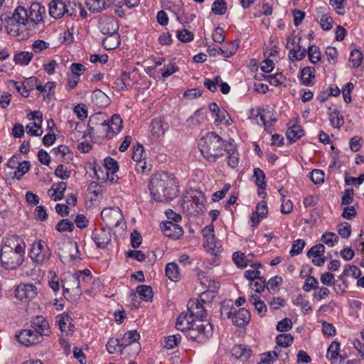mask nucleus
Segmentation results:
<instances>
[{
	"mask_svg": "<svg viewBox=\"0 0 364 364\" xmlns=\"http://www.w3.org/2000/svg\"><path fill=\"white\" fill-rule=\"evenodd\" d=\"M188 198H191V201L194 203L198 210H202L204 208L205 198L204 194L198 190L191 189L187 192Z\"/></svg>",
	"mask_w": 364,
	"mask_h": 364,
	"instance_id": "2f4dec72",
	"label": "nucleus"
},
{
	"mask_svg": "<svg viewBox=\"0 0 364 364\" xmlns=\"http://www.w3.org/2000/svg\"><path fill=\"white\" fill-rule=\"evenodd\" d=\"M67 185L65 182L53 183L48 191V196L53 200L57 201L63 198L66 190Z\"/></svg>",
	"mask_w": 364,
	"mask_h": 364,
	"instance_id": "cd10ccee",
	"label": "nucleus"
},
{
	"mask_svg": "<svg viewBox=\"0 0 364 364\" xmlns=\"http://www.w3.org/2000/svg\"><path fill=\"white\" fill-rule=\"evenodd\" d=\"M278 359V354L276 351H268L259 355L258 364H273Z\"/></svg>",
	"mask_w": 364,
	"mask_h": 364,
	"instance_id": "8fccbe9b",
	"label": "nucleus"
},
{
	"mask_svg": "<svg viewBox=\"0 0 364 364\" xmlns=\"http://www.w3.org/2000/svg\"><path fill=\"white\" fill-rule=\"evenodd\" d=\"M106 348L107 351L110 354L114 353L116 352H119L121 353V350L122 348L121 346L119 339L114 338H112L108 341L106 345Z\"/></svg>",
	"mask_w": 364,
	"mask_h": 364,
	"instance_id": "680f3d73",
	"label": "nucleus"
},
{
	"mask_svg": "<svg viewBox=\"0 0 364 364\" xmlns=\"http://www.w3.org/2000/svg\"><path fill=\"white\" fill-rule=\"evenodd\" d=\"M287 48L289 50V58L291 61H300L306 55V49L302 48L299 43H296L294 40L291 42L290 38L287 40Z\"/></svg>",
	"mask_w": 364,
	"mask_h": 364,
	"instance_id": "dca6fc26",
	"label": "nucleus"
},
{
	"mask_svg": "<svg viewBox=\"0 0 364 364\" xmlns=\"http://www.w3.org/2000/svg\"><path fill=\"white\" fill-rule=\"evenodd\" d=\"M250 320V314L245 308L235 309L232 317V322L237 326H243L248 323Z\"/></svg>",
	"mask_w": 364,
	"mask_h": 364,
	"instance_id": "393cba45",
	"label": "nucleus"
},
{
	"mask_svg": "<svg viewBox=\"0 0 364 364\" xmlns=\"http://www.w3.org/2000/svg\"><path fill=\"white\" fill-rule=\"evenodd\" d=\"M92 101L96 106L104 107L108 105L109 100L107 95L100 90H95L92 94Z\"/></svg>",
	"mask_w": 364,
	"mask_h": 364,
	"instance_id": "72a5a7b5",
	"label": "nucleus"
},
{
	"mask_svg": "<svg viewBox=\"0 0 364 364\" xmlns=\"http://www.w3.org/2000/svg\"><path fill=\"white\" fill-rule=\"evenodd\" d=\"M161 228L165 236L173 239H178L183 233L182 228L172 221L163 222Z\"/></svg>",
	"mask_w": 364,
	"mask_h": 364,
	"instance_id": "f3484780",
	"label": "nucleus"
},
{
	"mask_svg": "<svg viewBox=\"0 0 364 364\" xmlns=\"http://www.w3.org/2000/svg\"><path fill=\"white\" fill-rule=\"evenodd\" d=\"M31 164L28 161H23L18 164L15 168L16 170L14 173V177L16 179H21L28 171L30 170Z\"/></svg>",
	"mask_w": 364,
	"mask_h": 364,
	"instance_id": "a18cd8bd",
	"label": "nucleus"
},
{
	"mask_svg": "<svg viewBox=\"0 0 364 364\" xmlns=\"http://www.w3.org/2000/svg\"><path fill=\"white\" fill-rule=\"evenodd\" d=\"M321 240L328 247H333L339 240L338 236L332 232H326L321 236Z\"/></svg>",
	"mask_w": 364,
	"mask_h": 364,
	"instance_id": "864d4df0",
	"label": "nucleus"
},
{
	"mask_svg": "<svg viewBox=\"0 0 364 364\" xmlns=\"http://www.w3.org/2000/svg\"><path fill=\"white\" fill-rule=\"evenodd\" d=\"M101 217L110 230L111 228L118 227L124 219L122 212L119 207L104 208L101 212Z\"/></svg>",
	"mask_w": 364,
	"mask_h": 364,
	"instance_id": "9d476101",
	"label": "nucleus"
},
{
	"mask_svg": "<svg viewBox=\"0 0 364 364\" xmlns=\"http://www.w3.org/2000/svg\"><path fill=\"white\" fill-rule=\"evenodd\" d=\"M315 78V69L313 67L307 66L301 70L300 80L301 84L306 86L312 85V81Z\"/></svg>",
	"mask_w": 364,
	"mask_h": 364,
	"instance_id": "f704fd0d",
	"label": "nucleus"
},
{
	"mask_svg": "<svg viewBox=\"0 0 364 364\" xmlns=\"http://www.w3.org/2000/svg\"><path fill=\"white\" fill-rule=\"evenodd\" d=\"M33 58V53L28 51H19L14 55V61L20 65H28Z\"/></svg>",
	"mask_w": 364,
	"mask_h": 364,
	"instance_id": "c9c22d12",
	"label": "nucleus"
},
{
	"mask_svg": "<svg viewBox=\"0 0 364 364\" xmlns=\"http://www.w3.org/2000/svg\"><path fill=\"white\" fill-rule=\"evenodd\" d=\"M194 325L198 331L199 343H203L212 336L213 328L210 323L201 320H196Z\"/></svg>",
	"mask_w": 364,
	"mask_h": 364,
	"instance_id": "6ab92c4d",
	"label": "nucleus"
},
{
	"mask_svg": "<svg viewBox=\"0 0 364 364\" xmlns=\"http://www.w3.org/2000/svg\"><path fill=\"white\" fill-rule=\"evenodd\" d=\"M6 23V29L9 34L14 36H19V31L21 28L28 29L27 9L23 6H18L12 16L7 18Z\"/></svg>",
	"mask_w": 364,
	"mask_h": 364,
	"instance_id": "20e7f679",
	"label": "nucleus"
},
{
	"mask_svg": "<svg viewBox=\"0 0 364 364\" xmlns=\"http://www.w3.org/2000/svg\"><path fill=\"white\" fill-rule=\"evenodd\" d=\"M140 298L144 301H150L153 297L152 289L147 285H140L136 289Z\"/></svg>",
	"mask_w": 364,
	"mask_h": 364,
	"instance_id": "4d7b16f0",
	"label": "nucleus"
},
{
	"mask_svg": "<svg viewBox=\"0 0 364 364\" xmlns=\"http://www.w3.org/2000/svg\"><path fill=\"white\" fill-rule=\"evenodd\" d=\"M80 279L79 274H71L63 282L62 287L63 289V293H68L70 291L77 290L76 292L80 291Z\"/></svg>",
	"mask_w": 364,
	"mask_h": 364,
	"instance_id": "bb28decb",
	"label": "nucleus"
},
{
	"mask_svg": "<svg viewBox=\"0 0 364 364\" xmlns=\"http://www.w3.org/2000/svg\"><path fill=\"white\" fill-rule=\"evenodd\" d=\"M37 82V78L31 77L27 81L23 83H18V82L13 81L16 89L21 94L22 96L27 97L29 95V89H31L29 85L30 83Z\"/></svg>",
	"mask_w": 364,
	"mask_h": 364,
	"instance_id": "ea45409f",
	"label": "nucleus"
},
{
	"mask_svg": "<svg viewBox=\"0 0 364 364\" xmlns=\"http://www.w3.org/2000/svg\"><path fill=\"white\" fill-rule=\"evenodd\" d=\"M318 288V282L317 279L313 276H309L303 285V290L306 292H309L313 289H316Z\"/></svg>",
	"mask_w": 364,
	"mask_h": 364,
	"instance_id": "338daca9",
	"label": "nucleus"
},
{
	"mask_svg": "<svg viewBox=\"0 0 364 364\" xmlns=\"http://www.w3.org/2000/svg\"><path fill=\"white\" fill-rule=\"evenodd\" d=\"M100 129L103 136L112 138L122 129V120L119 114H114L110 119L104 120L101 123Z\"/></svg>",
	"mask_w": 364,
	"mask_h": 364,
	"instance_id": "1a4fd4ad",
	"label": "nucleus"
},
{
	"mask_svg": "<svg viewBox=\"0 0 364 364\" xmlns=\"http://www.w3.org/2000/svg\"><path fill=\"white\" fill-rule=\"evenodd\" d=\"M282 282V278L279 276L272 277L267 282L266 288L272 294L277 293L279 289V285Z\"/></svg>",
	"mask_w": 364,
	"mask_h": 364,
	"instance_id": "603ef678",
	"label": "nucleus"
},
{
	"mask_svg": "<svg viewBox=\"0 0 364 364\" xmlns=\"http://www.w3.org/2000/svg\"><path fill=\"white\" fill-rule=\"evenodd\" d=\"M293 341L294 337L290 333H282L276 337L277 345L279 347H289L292 344Z\"/></svg>",
	"mask_w": 364,
	"mask_h": 364,
	"instance_id": "de8ad7c7",
	"label": "nucleus"
},
{
	"mask_svg": "<svg viewBox=\"0 0 364 364\" xmlns=\"http://www.w3.org/2000/svg\"><path fill=\"white\" fill-rule=\"evenodd\" d=\"M94 178L97 181H106V178L108 177V173L105 168L104 165L99 164H94L92 167Z\"/></svg>",
	"mask_w": 364,
	"mask_h": 364,
	"instance_id": "49530a36",
	"label": "nucleus"
},
{
	"mask_svg": "<svg viewBox=\"0 0 364 364\" xmlns=\"http://www.w3.org/2000/svg\"><path fill=\"white\" fill-rule=\"evenodd\" d=\"M326 358L331 364H343L346 356L340 354V343L333 341L327 349Z\"/></svg>",
	"mask_w": 364,
	"mask_h": 364,
	"instance_id": "a211bd4d",
	"label": "nucleus"
},
{
	"mask_svg": "<svg viewBox=\"0 0 364 364\" xmlns=\"http://www.w3.org/2000/svg\"><path fill=\"white\" fill-rule=\"evenodd\" d=\"M267 115H269V112L264 109H258L256 114L254 113V110L252 109L250 119L252 120H257V117H259L261 122H262L264 129H267L269 122L267 120Z\"/></svg>",
	"mask_w": 364,
	"mask_h": 364,
	"instance_id": "37998d69",
	"label": "nucleus"
},
{
	"mask_svg": "<svg viewBox=\"0 0 364 364\" xmlns=\"http://www.w3.org/2000/svg\"><path fill=\"white\" fill-rule=\"evenodd\" d=\"M329 119L331 124L334 128H340L344 123L343 115L338 110H334L330 113Z\"/></svg>",
	"mask_w": 364,
	"mask_h": 364,
	"instance_id": "3c124183",
	"label": "nucleus"
},
{
	"mask_svg": "<svg viewBox=\"0 0 364 364\" xmlns=\"http://www.w3.org/2000/svg\"><path fill=\"white\" fill-rule=\"evenodd\" d=\"M253 178H255V182L258 187V194L262 196L265 193L264 191L266 188V176L264 171L259 168H255L253 171Z\"/></svg>",
	"mask_w": 364,
	"mask_h": 364,
	"instance_id": "7c9ffc66",
	"label": "nucleus"
},
{
	"mask_svg": "<svg viewBox=\"0 0 364 364\" xmlns=\"http://www.w3.org/2000/svg\"><path fill=\"white\" fill-rule=\"evenodd\" d=\"M196 320H195L189 312L182 313L179 315L176 322V327L178 330L186 331L192 328Z\"/></svg>",
	"mask_w": 364,
	"mask_h": 364,
	"instance_id": "a878e982",
	"label": "nucleus"
},
{
	"mask_svg": "<svg viewBox=\"0 0 364 364\" xmlns=\"http://www.w3.org/2000/svg\"><path fill=\"white\" fill-rule=\"evenodd\" d=\"M232 260L236 266L240 269H243L247 266V262L244 253L235 252L232 254Z\"/></svg>",
	"mask_w": 364,
	"mask_h": 364,
	"instance_id": "0e129e2a",
	"label": "nucleus"
},
{
	"mask_svg": "<svg viewBox=\"0 0 364 364\" xmlns=\"http://www.w3.org/2000/svg\"><path fill=\"white\" fill-rule=\"evenodd\" d=\"M144 154V149L142 145L137 144L136 146H134L132 159L134 161L138 163L139 166H140V164L142 163Z\"/></svg>",
	"mask_w": 364,
	"mask_h": 364,
	"instance_id": "69168bd1",
	"label": "nucleus"
},
{
	"mask_svg": "<svg viewBox=\"0 0 364 364\" xmlns=\"http://www.w3.org/2000/svg\"><path fill=\"white\" fill-rule=\"evenodd\" d=\"M31 328L41 336L43 340L44 336H48L50 333L48 321L41 316H36L32 321Z\"/></svg>",
	"mask_w": 364,
	"mask_h": 364,
	"instance_id": "2eb2a0df",
	"label": "nucleus"
},
{
	"mask_svg": "<svg viewBox=\"0 0 364 364\" xmlns=\"http://www.w3.org/2000/svg\"><path fill=\"white\" fill-rule=\"evenodd\" d=\"M71 321L70 316L66 312L58 314L55 317V323L59 326L62 333L65 335L73 331L74 326L72 324Z\"/></svg>",
	"mask_w": 364,
	"mask_h": 364,
	"instance_id": "aec40b11",
	"label": "nucleus"
},
{
	"mask_svg": "<svg viewBox=\"0 0 364 364\" xmlns=\"http://www.w3.org/2000/svg\"><path fill=\"white\" fill-rule=\"evenodd\" d=\"M249 286L256 293H261L265 289L267 282L264 278L260 277L259 278L250 282L249 283Z\"/></svg>",
	"mask_w": 364,
	"mask_h": 364,
	"instance_id": "13d9d810",
	"label": "nucleus"
},
{
	"mask_svg": "<svg viewBox=\"0 0 364 364\" xmlns=\"http://www.w3.org/2000/svg\"><path fill=\"white\" fill-rule=\"evenodd\" d=\"M102 45L106 50H113L117 48L120 45L119 35H107L103 40Z\"/></svg>",
	"mask_w": 364,
	"mask_h": 364,
	"instance_id": "79ce46f5",
	"label": "nucleus"
},
{
	"mask_svg": "<svg viewBox=\"0 0 364 364\" xmlns=\"http://www.w3.org/2000/svg\"><path fill=\"white\" fill-rule=\"evenodd\" d=\"M176 186L173 177L167 173L154 176L149 182V189L154 200L164 202L172 200L176 196Z\"/></svg>",
	"mask_w": 364,
	"mask_h": 364,
	"instance_id": "f03ea898",
	"label": "nucleus"
},
{
	"mask_svg": "<svg viewBox=\"0 0 364 364\" xmlns=\"http://www.w3.org/2000/svg\"><path fill=\"white\" fill-rule=\"evenodd\" d=\"M337 230L341 237L348 238L351 234V225L347 222L341 223L338 225Z\"/></svg>",
	"mask_w": 364,
	"mask_h": 364,
	"instance_id": "774afa93",
	"label": "nucleus"
},
{
	"mask_svg": "<svg viewBox=\"0 0 364 364\" xmlns=\"http://www.w3.org/2000/svg\"><path fill=\"white\" fill-rule=\"evenodd\" d=\"M203 245L208 252L215 256L219 255L223 250L221 242L216 240L215 237H210L205 240Z\"/></svg>",
	"mask_w": 364,
	"mask_h": 364,
	"instance_id": "c85d7f7f",
	"label": "nucleus"
},
{
	"mask_svg": "<svg viewBox=\"0 0 364 364\" xmlns=\"http://www.w3.org/2000/svg\"><path fill=\"white\" fill-rule=\"evenodd\" d=\"M304 135V131L299 125H293L288 129L287 137L291 142H294Z\"/></svg>",
	"mask_w": 364,
	"mask_h": 364,
	"instance_id": "a19ab883",
	"label": "nucleus"
},
{
	"mask_svg": "<svg viewBox=\"0 0 364 364\" xmlns=\"http://www.w3.org/2000/svg\"><path fill=\"white\" fill-rule=\"evenodd\" d=\"M111 230L107 228L95 229L92 238L98 248H105L111 241Z\"/></svg>",
	"mask_w": 364,
	"mask_h": 364,
	"instance_id": "ddd939ff",
	"label": "nucleus"
},
{
	"mask_svg": "<svg viewBox=\"0 0 364 364\" xmlns=\"http://www.w3.org/2000/svg\"><path fill=\"white\" fill-rule=\"evenodd\" d=\"M205 116L204 113L200 110H196L193 115H191L186 120V124L191 129L199 127L200 124L205 121Z\"/></svg>",
	"mask_w": 364,
	"mask_h": 364,
	"instance_id": "473e14b6",
	"label": "nucleus"
},
{
	"mask_svg": "<svg viewBox=\"0 0 364 364\" xmlns=\"http://www.w3.org/2000/svg\"><path fill=\"white\" fill-rule=\"evenodd\" d=\"M88 9L93 13H99L109 6L108 0H87Z\"/></svg>",
	"mask_w": 364,
	"mask_h": 364,
	"instance_id": "4c0bfd02",
	"label": "nucleus"
},
{
	"mask_svg": "<svg viewBox=\"0 0 364 364\" xmlns=\"http://www.w3.org/2000/svg\"><path fill=\"white\" fill-rule=\"evenodd\" d=\"M228 144L215 132H209L198 142L202 156L208 161L214 162L223 155Z\"/></svg>",
	"mask_w": 364,
	"mask_h": 364,
	"instance_id": "7ed1b4c3",
	"label": "nucleus"
},
{
	"mask_svg": "<svg viewBox=\"0 0 364 364\" xmlns=\"http://www.w3.org/2000/svg\"><path fill=\"white\" fill-rule=\"evenodd\" d=\"M321 51L318 47L310 46L308 48V57L310 62L313 64L318 63L321 60Z\"/></svg>",
	"mask_w": 364,
	"mask_h": 364,
	"instance_id": "bf43d9fd",
	"label": "nucleus"
},
{
	"mask_svg": "<svg viewBox=\"0 0 364 364\" xmlns=\"http://www.w3.org/2000/svg\"><path fill=\"white\" fill-rule=\"evenodd\" d=\"M49 14L55 19L64 16L76 17L77 16V4L69 0H52L49 3Z\"/></svg>",
	"mask_w": 364,
	"mask_h": 364,
	"instance_id": "39448f33",
	"label": "nucleus"
},
{
	"mask_svg": "<svg viewBox=\"0 0 364 364\" xmlns=\"http://www.w3.org/2000/svg\"><path fill=\"white\" fill-rule=\"evenodd\" d=\"M26 243L16 235L4 237L0 245V263L7 270H16L25 259Z\"/></svg>",
	"mask_w": 364,
	"mask_h": 364,
	"instance_id": "f257e3e1",
	"label": "nucleus"
},
{
	"mask_svg": "<svg viewBox=\"0 0 364 364\" xmlns=\"http://www.w3.org/2000/svg\"><path fill=\"white\" fill-rule=\"evenodd\" d=\"M104 166L107 172H109L111 174H114L119 171L118 162L109 156L105 159Z\"/></svg>",
	"mask_w": 364,
	"mask_h": 364,
	"instance_id": "6e6d98bb",
	"label": "nucleus"
},
{
	"mask_svg": "<svg viewBox=\"0 0 364 364\" xmlns=\"http://www.w3.org/2000/svg\"><path fill=\"white\" fill-rule=\"evenodd\" d=\"M17 341L25 346L38 344L43 341L41 336L32 328L23 329L16 335Z\"/></svg>",
	"mask_w": 364,
	"mask_h": 364,
	"instance_id": "f8f14e48",
	"label": "nucleus"
},
{
	"mask_svg": "<svg viewBox=\"0 0 364 364\" xmlns=\"http://www.w3.org/2000/svg\"><path fill=\"white\" fill-rule=\"evenodd\" d=\"M181 341L180 334H174L164 337V347L167 349H173L176 347Z\"/></svg>",
	"mask_w": 364,
	"mask_h": 364,
	"instance_id": "c03bdc74",
	"label": "nucleus"
},
{
	"mask_svg": "<svg viewBox=\"0 0 364 364\" xmlns=\"http://www.w3.org/2000/svg\"><path fill=\"white\" fill-rule=\"evenodd\" d=\"M28 29L43 27L46 8L39 3H32L27 10Z\"/></svg>",
	"mask_w": 364,
	"mask_h": 364,
	"instance_id": "6e6552de",
	"label": "nucleus"
},
{
	"mask_svg": "<svg viewBox=\"0 0 364 364\" xmlns=\"http://www.w3.org/2000/svg\"><path fill=\"white\" fill-rule=\"evenodd\" d=\"M168 127V123L160 118H155L151 122L150 132L154 138H159L166 133Z\"/></svg>",
	"mask_w": 364,
	"mask_h": 364,
	"instance_id": "5701e85b",
	"label": "nucleus"
},
{
	"mask_svg": "<svg viewBox=\"0 0 364 364\" xmlns=\"http://www.w3.org/2000/svg\"><path fill=\"white\" fill-rule=\"evenodd\" d=\"M139 338L140 336L136 330L126 332L119 339L122 348L121 355L126 357L136 355L141 349V346L138 342Z\"/></svg>",
	"mask_w": 364,
	"mask_h": 364,
	"instance_id": "423d86ee",
	"label": "nucleus"
},
{
	"mask_svg": "<svg viewBox=\"0 0 364 364\" xmlns=\"http://www.w3.org/2000/svg\"><path fill=\"white\" fill-rule=\"evenodd\" d=\"M38 294L37 288L32 284H20L15 289L16 297L24 302L33 299Z\"/></svg>",
	"mask_w": 364,
	"mask_h": 364,
	"instance_id": "9b49d317",
	"label": "nucleus"
},
{
	"mask_svg": "<svg viewBox=\"0 0 364 364\" xmlns=\"http://www.w3.org/2000/svg\"><path fill=\"white\" fill-rule=\"evenodd\" d=\"M267 203L262 200L257 205L255 211L250 216L252 226H257L262 219L267 217Z\"/></svg>",
	"mask_w": 364,
	"mask_h": 364,
	"instance_id": "412c9836",
	"label": "nucleus"
},
{
	"mask_svg": "<svg viewBox=\"0 0 364 364\" xmlns=\"http://www.w3.org/2000/svg\"><path fill=\"white\" fill-rule=\"evenodd\" d=\"M249 300L255 306V310L260 316H264L266 315L267 311L266 304L260 299L257 294H252Z\"/></svg>",
	"mask_w": 364,
	"mask_h": 364,
	"instance_id": "e433bc0d",
	"label": "nucleus"
},
{
	"mask_svg": "<svg viewBox=\"0 0 364 364\" xmlns=\"http://www.w3.org/2000/svg\"><path fill=\"white\" fill-rule=\"evenodd\" d=\"M228 154V164L231 168H236L240 161L239 154L235 148V146L231 143L228 144L225 146V151Z\"/></svg>",
	"mask_w": 364,
	"mask_h": 364,
	"instance_id": "c756f323",
	"label": "nucleus"
},
{
	"mask_svg": "<svg viewBox=\"0 0 364 364\" xmlns=\"http://www.w3.org/2000/svg\"><path fill=\"white\" fill-rule=\"evenodd\" d=\"M99 29L105 35L118 34L119 24L113 17H103L99 22Z\"/></svg>",
	"mask_w": 364,
	"mask_h": 364,
	"instance_id": "4468645a",
	"label": "nucleus"
},
{
	"mask_svg": "<svg viewBox=\"0 0 364 364\" xmlns=\"http://www.w3.org/2000/svg\"><path fill=\"white\" fill-rule=\"evenodd\" d=\"M363 59V53L358 49H354L350 52L349 62L352 63L353 68L358 67Z\"/></svg>",
	"mask_w": 364,
	"mask_h": 364,
	"instance_id": "e2e57ef3",
	"label": "nucleus"
},
{
	"mask_svg": "<svg viewBox=\"0 0 364 364\" xmlns=\"http://www.w3.org/2000/svg\"><path fill=\"white\" fill-rule=\"evenodd\" d=\"M200 279H201V284L207 289V291L200 295V301L205 302V297L208 295V293L211 294L212 297L214 296V294L219 288V283L210 277H204L203 279L200 278Z\"/></svg>",
	"mask_w": 364,
	"mask_h": 364,
	"instance_id": "b1692460",
	"label": "nucleus"
},
{
	"mask_svg": "<svg viewBox=\"0 0 364 364\" xmlns=\"http://www.w3.org/2000/svg\"><path fill=\"white\" fill-rule=\"evenodd\" d=\"M188 311L194 318L203 321L206 316V310L199 300L191 301L188 304Z\"/></svg>",
	"mask_w": 364,
	"mask_h": 364,
	"instance_id": "4be33fe9",
	"label": "nucleus"
},
{
	"mask_svg": "<svg viewBox=\"0 0 364 364\" xmlns=\"http://www.w3.org/2000/svg\"><path fill=\"white\" fill-rule=\"evenodd\" d=\"M165 272L166 277L173 282L180 279V272L178 265L175 262H169L166 265Z\"/></svg>",
	"mask_w": 364,
	"mask_h": 364,
	"instance_id": "58836bf2",
	"label": "nucleus"
},
{
	"mask_svg": "<svg viewBox=\"0 0 364 364\" xmlns=\"http://www.w3.org/2000/svg\"><path fill=\"white\" fill-rule=\"evenodd\" d=\"M213 116L215 117L214 120V124L216 126L220 125L221 124H224L225 125L230 124V118L229 117L228 113L225 109H220Z\"/></svg>",
	"mask_w": 364,
	"mask_h": 364,
	"instance_id": "09e8293b",
	"label": "nucleus"
},
{
	"mask_svg": "<svg viewBox=\"0 0 364 364\" xmlns=\"http://www.w3.org/2000/svg\"><path fill=\"white\" fill-rule=\"evenodd\" d=\"M29 255L34 263L42 264L50 259L51 252L45 241L38 240L33 242Z\"/></svg>",
	"mask_w": 364,
	"mask_h": 364,
	"instance_id": "0eeeda50",
	"label": "nucleus"
},
{
	"mask_svg": "<svg viewBox=\"0 0 364 364\" xmlns=\"http://www.w3.org/2000/svg\"><path fill=\"white\" fill-rule=\"evenodd\" d=\"M212 11L215 14L223 15L227 11V5L225 0H215L212 4Z\"/></svg>",
	"mask_w": 364,
	"mask_h": 364,
	"instance_id": "052dcab7",
	"label": "nucleus"
},
{
	"mask_svg": "<svg viewBox=\"0 0 364 364\" xmlns=\"http://www.w3.org/2000/svg\"><path fill=\"white\" fill-rule=\"evenodd\" d=\"M233 355L236 358H248L252 355V350L250 348H248L242 345H238L235 346L233 350Z\"/></svg>",
	"mask_w": 364,
	"mask_h": 364,
	"instance_id": "5fc2aeb1",
	"label": "nucleus"
}]
</instances>
